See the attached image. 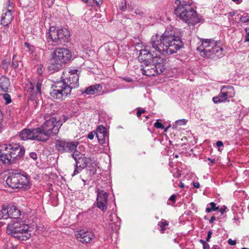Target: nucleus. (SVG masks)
Wrapping results in <instances>:
<instances>
[{
	"mask_svg": "<svg viewBox=\"0 0 249 249\" xmlns=\"http://www.w3.org/2000/svg\"><path fill=\"white\" fill-rule=\"evenodd\" d=\"M29 226L25 221L15 220L8 224L6 233L18 241H26L31 237Z\"/></svg>",
	"mask_w": 249,
	"mask_h": 249,
	"instance_id": "nucleus-6",
	"label": "nucleus"
},
{
	"mask_svg": "<svg viewBox=\"0 0 249 249\" xmlns=\"http://www.w3.org/2000/svg\"><path fill=\"white\" fill-rule=\"evenodd\" d=\"M127 82H131L132 81V79L129 77H126L124 79Z\"/></svg>",
	"mask_w": 249,
	"mask_h": 249,
	"instance_id": "nucleus-60",
	"label": "nucleus"
},
{
	"mask_svg": "<svg viewBox=\"0 0 249 249\" xmlns=\"http://www.w3.org/2000/svg\"><path fill=\"white\" fill-rule=\"evenodd\" d=\"M145 112V110L142 108L141 107H139L137 108V116L138 118H140L142 115V114L144 113Z\"/></svg>",
	"mask_w": 249,
	"mask_h": 249,
	"instance_id": "nucleus-41",
	"label": "nucleus"
},
{
	"mask_svg": "<svg viewBox=\"0 0 249 249\" xmlns=\"http://www.w3.org/2000/svg\"><path fill=\"white\" fill-rule=\"evenodd\" d=\"M51 128L47 129L41 125L36 128H25L20 132L19 136L22 140H31L37 142H46L52 136L56 135L61 125H53Z\"/></svg>",
	"mask_w": 249,
	"mask_h": 249,
	"instance_id": "nucleus-4",
	"label": "nucleus"
},
{
	"mask_svg": "<svg viewBox=\"0 0 249 249\" xmlns=\"http://www.w3.org/2000/svg\"><path fill=\"white\" fill-rule=\"evenodd\" d=\"M154 124H162V123L161 122L160 120H157L156 122Z\"/></svg>",
	"mask_w": 249,
	"mask_h": 249,
	"instance_id": "nucleus-58",
	"label": "nucleus"
},
{
	"mask_svg": "<svg viewBox=\"0 0 249 249\" xmlns=\"http://www.w3.org/2000/svg\"><path fill=\"white\" fill-rule=\"evenodd\" d=\"M42 82L38 81L36 82H29L25 87L26 95L31 100H35L41 94Z\"/></svg>",
	"mask_w": 249,
	"mask_h": 249,
	"instance_id": "nucleus-11",
	"label": "nucleus"
},
{
	"mask_svg": "<svg viewBox=\"0 0 249 249\" xmlns=\"http://www.w3.org/2000/svg\"><path fill=\"white\" fill-rule=\"evenodd\" d=\"M18 171H13L9 173V176L6 180V183L9 187L12 189H18Z\"/></svg>",
	"mask_w": 249,
	"mask_h": 249,
	"instance_id": "nucleus-18",
	"label": "nucleus"
},
{
	"mask_svg": "<svg viewBox=\"0 0 249 249\" xmlns=\"http://www.w3.org/2000/svg\"><path fill=\"white\" fill-rule=\"evenodd\" d=\"M135 13H136V14H139V15H143V13L142 12H141V11H140V10H136V11H135Z\"/></svg>",
	"mask_w": 249,
	"mask_h": 249,
	"instance_id": "nucleus-61",
	"label": "nucleus"
},
{
	"mask_svg": "<svg viewBox=\"0 0 249 249\" xmlns=\"http://www.w3.org/2000/svg\"><path fill=\"white\" fill-rule=\"evenodd\" d=\"M228 14H229V16L230 17H233L235 15V13L234 12H229L228 13Z\"/></svg>",
	"mask_w": 249,
	"mask_h": 249,
	"instance_id": "nucleus-63",
	"label": "nucleus"
},
{
	"mask_svg": "<svg viewBox=\"0 0 249 249\" xmlns=\"http://www.w3.org/2000/svg\"><path fill=\"white\" fill-rule=\"evenodd\" d=\"M212 233H213V232H212V230H210L208 231L207 236L206 238V241H207V242L210 241V238L212 237Z\"/></svg>",
	"mask_w": 249,
	"mask_h": 249,
	"instance_id": "nucleus-49",
	"label": "nucleus"
},
{
	"mask_svg": "<svg viewBox=\"0 0 249 249\" xmlns=\"http://www.w3.org/2000/svg\"><path fill=\"white\" fill-rule=\"evenodd\" d=\"M10 66V62L7 61L6 60H4L2 62V67L3 69H4L5 71H7L8 70V68Z\"/></svg>",
	"mask_w": 249,
	"mask_h": 249,
	"instance_id": "nucleus-36",
	"label": "nucleus"
},
{
	"mask_svg": "<svg viewBox=\"0 0 249 249\" xmlns=\"http://www.w3.org/2000/svg\"><path fill=\"white\" fill-rule=\"evenodd\" d=\"M153 63L154 64V65H152L153 67L151 68L153 73L160 74L164 71L165 69L163 65L159 63L156 64L155 62Z\"/></svg>",
	"mask_w": 249,
	"mask_h": 249,
	"instance_id": "nucleus-26",
	"label": "nucleus"
},
{
	"mask_svg": "<svg viewBox=\"0 0 249 249\" xmlns=\"http://www.w3.org/2000/svg\"><path fill=\"white\" fill-rule=\"evenodd\" d=\"M5 209L7 219L10 218L17 220L21 215L20 211L15 206H5Z\"/></svg>",
	"mask_w": 249,
	"mask_h": 249,
	"instance_id": "nucleus-17",
	"label": "nucleus"
},
{
	"mask_svg": "<svg viewBox=\"0 0 249 249\" xmlns=\"http://www.w3.org/2000/svg\"><path fill=\"white\" fill-rule=\"evenodd\" d=\"M29 155L30 157L34 160H36L37 159V154L35 152H31Z\"/></svg>",
	"mask_w": 249,
	"mask_h": 249,
	"instance_id": "nucleus-47",
	"label": "nucleus"
},
{
	"mask_svg": "<svg viewBox=\"0 0 249 249\" xmlns=\"http://www.w3.org/2000/svg\"><path fill=\"white\" fill-rule=\"evenodd\" d=\"M24 147L19 143L11 142L0 145V162L6 165L20 160L25 154Z\"/></svg>",
	"mask_w": 249,
	"mask_h": 249,
	"instance_id": "nucleus-3",
	"label": "nucleus"
},
{
	"mask_svg": "<svg viewBox=\"0 0 249 249\" xmlns=\"http://www.w3.org/2000/svg\"><path fill=\"white\" fill-rule=\"evenodd\" d=\"M155 128L157 129H163V132H166L169 129L172 128V129H176L177 128L178 125H167L166 127H165V125H153Z\"/></svg>",
	"mask_w": 249,
	"mask_h": 249,
	"instance_id": "nucleus-30",
	"label": "nucleus"
},
{
	"mask_svg": "<svg viewBox=\"0 0 249 249\" xmlns=\"http://www.w3.org/2000/svg\"><path fill=\"white\" fill-rule=\"evenodd\" d=\"M175 3L177 6L175 8V14L178 17L189 25H194L198 23L196 12L189 2H181L180 0H176Z\"/></svg>",
	"mask_w": 249,
	"mask_h": 249,
	"instance_id": "nucleus-5",
	"label": "nucleus"
},
{
	"mask_svg": "<svg viewBox=\"0 0 249 249\" xmlns=\"http://www.w3.org/2000/svg\"><path fill=\"white\" fill-rule=\"evenodd\" d=\"M249 36L248 35H247L245 39V42H249Z\"/></svg>",
	"mask_w": 249,
	"mask_h": 249,
	"instance_id": "nucleus-64",
	"label": "nucleus"
},
{
	"mask_svg": "<svg viewBox=\"0 0 249 249\" xmlns=\"http://www.w3.org/2000/svg\"><path fill=\"white\" fill-rule=\"evenodd\" d=\"M46 37L48 42L55 46L68 42L70 34L66 28L51 26L46 34Z\"/></svg>",
	"mask_w": 249,
	"mask_h": 249,
	"instance_id": "nucleus-8",
	"label": "nucleus"
},
{
	"mask_svg": "<svg viewBox=\"0 0 249 249\" xmlns=\"http://www.w3.org/2000/svg\"><path fill=\"white\" fill-rule=\"evenodd\" d=\"M219 210V206H216V204L213 202H212L208 204L206 208V212L209 213L212 211H217Z\"/></svg>",
	"mask_w": 249,
	"mask_h": 249,
	"instance_id": "nucleus-29",
	"label": "nucleus"
},
{
	"mask_svg": "<svg viewBox=\"0 0 249 249\" xmlns=\"http://www.w3.org/2000/svg\"><path fill=\"white\" fill-rule=\"evenodd\" d=\"M217 42L212 39H204L201 45L197 48L201 55L205 58L214 59L223 55V49L218 45Z\"/></svg>",
	"mask_w": 249,
	"mask_h": 249,
	"instance_id": "nucleus-7",
	"label": "nucleus"
},
{
	"mask_svg": "<svg viewBox=\"0 0 249 249\" xmlns=\"http://www.w3.org/2000/svg\"><path fill=\"white\" fill-rule=\"evenodd\" d=\"M96 206L101 211L105 212L107 209V198L109 194L100 188H97Z\"/></svg>",
	"mask_w": 249,
	"mask_h": 249,
	"instance_id": "nucleus-12",
	"label": "nucleus"
},
{
	"mask_svg": "<svg viewBox=\"0 0 249 249\" xmlns=\"http://www.w3.org/2000/svg\"><path fill=\"white\" fill-rule=\"evenodd\" d=\"M203 249H210V246L207 242L203 245Z\"/></svg>",
	"mask_w": 249,
	"mask_h": 249,
	"instance_id": "nucleus-55",
	"label": "nucleus"
},
{
	"mask_svg": "<svg viewBox=\"0 0 249 249\" xmlns=\"http://www.w3.org/2000/svg\"><path fill=\"white\" fill-rule=\"evenodd\" d=\"M3 98L5 101V104L8 105L11 102V98L10 95L8 93H4L3 95Z\"/></svg>",
	"mask_w": 249,
	"mask_h": 249,
	"instance_id": "nucleus-33",
	"label": "nucleus"
},
{
	"mask_svg": "<svg viewBox=\"0 0 249 249\" xmlns=\"http://www.w3.org/2000/svg\"><path fill=\"white\" fill-rule=\"evenodd\" d=\"M109 228L113 231L117 232L120 228L121 220L115 213H111L108 218Z\"/></svg>",
	"mask_w": 249,
	"mask_h": 249,
	"instance_id": "nucleus-15",
	"label": "nucleus"
},
{
	"mask_svg": "<svg viewBox=\"0 0 249 249\" xmlns=\"http://www.w3.org/2000/svg\"><path fill=\"white\" fill-rule=\"evenodd\" d=\"M227 209V207L225 205H223L219 210V211L221 213V214H223L226 211Z\"/></svg>",
	"mask_w": 249,
	"mask_h": 249,
	"instance_id": "nucleus-52",
	"label": "nucleus"
},
{
	"mask_svg": "<svg viewBox=\"0 0 249 249\" xmlns=\"http://www.w3.org/2000/svg\"><path fill=\"white\" fill-rule=\"evenodd\" d=\"M216 219V218L214 215H213L211 219L209 220V223H212L213 222V221Z\"/></svg>",
	"mask_w": 249,
	"mask_h": 249,
	"instance_id": "nucleus-57",
	"label": "nucleus"
},
{
	"mask_svg": "<svg viewBox=\"0 0 249 249\" xmlns=\"http://www.w3.org/2000/svg\"><path fill=\"white\" fill-rule=\"evenodd\" d=\"M45 122L43 124H55L57 123L62 124L67 120V117L65 116H62L61 118L59 116L53 115L46 114L44 116Z\"/></svg>",
	"mask_w": 249,
	"mask_h": 249,
	"instance_id": "nucleus-13",
	"label": "nucleus"
},
{
	"mask_svg": "<svg viewBox=\"0 0 249 249\" xmlns=\"http://www.w3.org/2000/svg\"><path fill=\"white\" fill-rule=\"evenodd\" d=\"M142 73L143 75H147V76H151V75H154L155 73H153V71L151 70H150L149 69H147L146 68H145L144 69H142Z\"/></svg>",
	"mask_w": 249,
	"mask_h": 249,
	"instance_id": "nucleus-31",
	"label": "nucleus"
},
{
	"mask_svg": "<svg viewBox=\"0 0 249 249\" xmlns=\"http://www.w3.org/2000/svg\"><path fill=\"white\" fill-rule=\"evenodd\" d=\"M168 201H171L173 203H175L176 201V196L175 194L172 195L168 199Z\"/></svg>",
	"mask_w": 249,
	"mask_h": 249,
	"instance_id": "nucleus-48",
	"label": "nucleus"
},
{
	"mask_svg": "<svg viewBox=\"0 0 249 249\" xmlns=\"http://www.w3.org/2000/svg\"><path fill=\"white\" fill-rule=\"evenodd\" d=\"M7 219L5 205H3L1 210H0V219Z\"/></svg>",
	"mask_w": 249,
	"mask_h": 249,
	"instance_id": "nucleus-34",
	"label": "nucleus"
},
{
	"mask_svg": "<svg viewBox=\"0 0 249 249\" xmlns=\"http://www.w3.org/2000/svg\"><path fill=\"white\" fill-rule=\"evenodd\" d=\"M96 136L98 139L99 143L104 144L106 143V139H108L109 131L108 128H106L104 125H98Z\"/></svg>",
	"mask_w": 249,
	"mask_h": 249,
	"instance_id": "nucleus-14",
	"label": "nucleus"
},
{
	"mask_svg": "<svg viewBox=\"0 0 249 249\" xmlns=\"http://www.w3.org/2000/svg\"><path fill=\"white\" fill-rule=\"evenodd\" d=\"M103 0H94V4L96 3L98 7H100L103 3Z\"/></svg>",
	"mask_w": 249,
	"mask_h": 249,
	"instance_id": "nucleus-50",
	"label": "nucleus"
},
{
	"mask_svg": "<svg viewBox=\"0 0 249 249\" xmlns=\"http://www.w3.org/2000/svg\"><path fill=\"white\" fill-rule=\"evenodd\" d=\"M248 133V130L247 129L240 127L237 129L236 134H237L239 136H243Z\"/></svg>",
	"mask_w": 249,
	"mask_h": 249,
	"instance_id": "nucleus-32",
	"label": "nucleus"
},
{
	"mask_svg": "<svg viewBox=\"0 0 249 249\" xmlns=\"http://www.w3.org/2000/svg\"><path fill=\"white\" fill-rule=\"evenodd\" d=\"M211 249H220L218 245H214L213 246Z\"/></svg>",
	"mask_w": 249,
	"mask_h": 249,
	"instance_id": "nucleus-62",
	"label": "nucleus"
},
{
	"mask_svg": "<svg viewBox=\"0 0 249 249\" xmlns=\"http://www.w3.org/2000/svg\"><path fill=\"white\" fill-rule=\"evenodd\" d=\"M228 243L229 245L231 246L235 245L236 244V242L235 240H232L231 239H229L228 240Z\"/></svg>",
	"mask_w": 249,
	"mask_h": 249,
	"instance_id": "nucleus-51",
	"label": "nucleus"
},
{
	"mask_svg": "<svg viewBox=\"0 0 249 249\" xmlns=\"http://www.w3.org/2000/svg\"><path fill=\"white\" fill-rule=\"evenodd\" d=\"M228 88V87H223L218 95L213 98V101L215 104L224 102L229 97H231V96H229L228 92L225 91V89Z\"/></svg>",
	"mask_w": 249,
	"mask_h": 249,
	"instance_id": "nucleus-20",
	"label": "nucleus"
},
{
	"mask_svg": "<svg viewBox=\"0 0 249 249\" xmlns=\"http://www.w3.org/2000/svg\"><path fill=\"white\" fill-rule=\"evenodd\" d=\"M5 7L6 8V11L8 10V9H13L12 3L10 1V0H8V1L5 4Z\"/></svg>",
	"mask_w": 249,
	"mask_h": 249,
	"instance_id": "nucleus-42",
	"label": "nucleus"
},
{
	"mask_svg": "<svg viewBox=\"0 0 249 249\" xmlns=\"http://www.w3.org/2000/svg\"><path fill=\"white\" fill-rule=\"evenodd\" d=\"M10 86L9 79L5 76H2L0 77V88L4 92L7 91Z\"/></svg>",
	"mask_w": 249,
	"mask_h": 249,
	"instance_id": "nucleus-23",
	"label": "nucleus"
},
{
	"mask_svg": "<svg viewBox=\"0 0 249 249\" xmlns=\"http://www.w3.org/2000/svg\"><path fill=\"white\" fill-rule=\"evenodd\" d=\"M92 158H87L85 156L83 158H82L79 160L75 162V164L82 168H85L87 166H88V165L89 164V162H90Z\"/></svg>",
	"mask_w": 249,
	"mask_h": 249,
	"instance_id": "nucleus-25",
	"label": "nucleus"
},
{
	"mask_svg": "<svg viewBox=\"0 0 249 249\" xmlns=\"http://www.w3.org/2000/svg\"><path fill=\"white\" fill-rule=\"evenodd\" d=\"M216 145L218 147V151H220L222 150H223L222 148L221 149V148H220L221 147H223V143L222 141H217V142L216 143Z\"/></svg>",
	"mask_w": 249,
	"mask_h": 249,
	"instance_id": "nucleus-45",
	"label": "nucleus"
},
{
	"mask_svg": "<svg viewBox=\"0 0 249 249\" xmlns=\"http://www.w3.org/2000/svg\"><path fill=\"white\" fill-rule=\"evenodd\" d=\"M188 122V120L182 119L176 121V124H186Z\"/></svg>",
	"mask_w": 249,
	"mask_h": 249,
	"instance_id": "nucleus-39",
	"label": "nucleus"
},
{
	"mask_svg": "<svg viewBox=\"0 0 249 249\" xmlns=\"http://www.w3.org/2000/svg\"><path fill=\"white\" fill-rule=\"evenodd\" d=\"M16 55L14 54L12 58V67L15 69L17 68L19 66L18 61L16 60Z\"/></svg>",
	"mask_w": 249,
	"mask_h": 249,
	"instance_id": "nucleus-35",
	"label": "nucleus"
},
{
	"mask_svg": "<svg viewBox=\"0 0 249 249\" xmlns=\"http://www.w3.org/2000/svg\"><path fill=\"white\" fill-rule=\"evenodd\" d=\"M77 141H71L68 139H59L55 142V147L60 154L65 153H71L74 151L79 145Z\"/></svg>",
	"mask_w": 249,
	"mask_h": 249,
	"instance_id": "nucleus-10",
	"label": "nucleus"
},
{
	"mask_svg": "<svg viewBox=\"0 0 249 249\" xmlns=\"http://www.w3.org/2000/svg\"><path fill=\"white\" fill-rule=\"evenodd\" d=\"M77 240L83 244L90 243L93 239L94 235L91 232L80 230L75 234Z\"/></svg>",
	"mask_w": 249,
	"mask_h": 249,
	"instance_id": "nucleus-16",
	"label": "nucleus"
},
{
	"mask_svg": "<svg viewBox=\"0 0 249 249\" xmlns=\"http://www.w3.org/2000/svg\"><path fill=\"white\" fill-rule=\"evenodd\" d=\"M83 169V168H81V167H79L78 166H77V165L75 164V165H74V170L73 174H72V176H74L78 174V173H79L82 171V170Z\"/></svg>",
	"mask_w": 249,
	"mask_h": 249,
	"instance_id": "nucleus-37",
	"label": "nucleus"
},
{
	"mask_svg": "<svg viewBox=\"0 0 249 249\" xmlns=\"http://www.w3.org/2000/svg\"><path fill=\"white\" fill-rule=\"evenodd\" d=\"M72 158L74 160L75 162L79 160L85 156V154H82L76 149L74 151L71 153Z\"/></svg>",
	"mask_w": 249,
	"mask_h": 249,
	"instance_id": "nucleus-28",
	"label": "nucleus"
},
{
	"mask_svg": "<svg viewBox=\"0 0 249 249\" xmlns=\"http://www.w3.org/2000/svg\"><path fill=\"white\" fill-rule=\"evenodd\" d=\"M207 160H208L210 161V163H209V165L210 166L212 165L215 163V160L214 159H213L210 158H208L207 159Z\"/></svg>",
	"mask_w": 249,
	"mask_h": 249,
	"instance_id": "nucleus-53",
	"label": "nucleus"
},
{
	"mask_svg": "<svg viewBox=\"0 0 249 249\" xmlns=\"http://www.w3.org/2000/svg\"><path fill=\"white\" fill-rule=\"evenodd\" d=\"M233 220H234V222H236V225H239L240 224V221L239 220V218L237 217H234L233 218Z\"/></svg>",
	"mask_w": 249,
	"mask_h": 249,
	"instance_id": "nucleus-56",
	"label": "nucleus"
},
{
	"mask_svg": "<svg viewBox=\"0 0 249 249\" xmlns=\"http://www.w3.org/2000/svg\"><path fill=\"white\" fill-rule=\"evenodd\" d=\"M83 2L86 3L88 6H93L94 4V0H82Z\"/></svg>",
	"mask_w": 249,
	"mask_h": 249,
	"instance_id": "nucleus-43",
	"label": "nucleus"
},
{
	"mask_svg": "<svg viewBox=\"0 0 249 249\" xmlns=\"http://www.w3.org/2000/svg\"><path fill=\"white\" fill-rule=\"evenodd\" d=\"M36 72L37 73L41 75L43 73V65L41 64H40L37 66V69H36Z\"/></svg>",
	"mask_w": 249,
	"mask_h": 249,
	"instance_id": "nucleus-40",
	"label": "nucleus"
},
{
	"mask_svg": "<svg viewBox=\"0 0 249 249\" xmlns=\"http://www.w3.org/2000/svg\"><path fill=\"white\" fill-rule=\"evenodd\" d=\"M18 188H29L30 182V177L27 174H22L18 172Z\"/></svg>",
	"mask_w": 249,
	"mask_h": 249,
	"instance_id": "nucleus-19",
	"label": "nucleus"
},
{
	"mask_svg": "<svg viewBox=\"0 0 249 249\" xmlns=\"http://www.w3.org/2000/svg\"><path fill=\"white\" fill-rule=\"evenodd\" d=\"M240 21L243 23L248 22L249 21V18L246 16H242L240 18Z\"/></svg>",
	"mask_w": 249,
	"mask_h": 249,
	"instance_id": "nucleus-44",
	"label": "nucleus"
},
{
	"mask_svg": "<svg viewBox=\"0 0 249 249\" xmlns=\"http://www.w3.org/2000/svg\"><path fill=\"white\" fill-rule=\"evenodd\" d=\"M96 134L95 131L89 132L88 135V138L90 140H92L94 138V135Z\"/></svg>",
	"mask_w": 249,
	"mask_h": 249,
	"instance_id": "nucleus-46",
	"label": "nucleus"
},
{
	"mask_svg": "<svg viewBox=\"0 0 249 249\" xmlns=\"http://www.w3.org/2000/svg\"><path fill=\"white\" fill-rule=\"evenodd\" d=\"M126 0H123L120 6V9L122 11H125L126 10Z\"/></svg>",
	"mask_w": 249,
	"mask_h": 249,
	"instance_id": "nucleus-38",
	"label": "nucleus"
},
{
	"mask_svg": "<svg viewBox=\"0 0 249 249\" xmlns=\"http://www.w3.org/2000/svg\"><path fill=\"white\" fill-rule=\"evenodd\" d=\"M97 164L94 158H92L91 160L89 162L87 168V171L89 174V177L91 178L93 177L97 171Z\"/></svg>",
	"mask_w": 249,
	"mask_h": 249,
	"instance_id": "nucleus-22",
	"label": "nucleus"
},
{
	"mask_svg": "<svg viewBox=\"0 0 249 249\" xmlns=\"http://www.w3.org/2000/svg\"><path fill=\"white\" fill-rule=\"evenodd\" d=\"M169 225V222L165 219H162L160 221L158 222V226L160 228L161 233H164L165 230L167 229Z\"/></svg>",
	"mask_w": 249,
	"mask_h": 249,
	"instance_id": "nucleus-27",
	"label": "nucleus"
},
{
	"mask_svg": "<svg viewBox=\"0 0 249 249\" xmlns=\"http://www.w3.org/2000/svg\"><path fill=\"white\" fill-rule=\"evenodd\" d=\"M183 46L179 37L175 36L174 31H167L160 36L158 34L153 36L149 45L141 50L138 57L141 63L146 67L154 62V59L160 54L171 55L176 53Z\"/></svg>",
	"mask_w": 249,
	"mask_h": 249,
	"instance_id": "nucleus-1",
	"label": "nucleus"
},
{
	"mask_svg": "<svg viewBox=\"0 0 249 249\" xmlns=\"http://www.w3.org/2000/svg\"><path fill=\"white\" fill-rule=\"evenodd\" d=\"M13 17L12 16V12L11 9H8L5 13H3L1 18V24L6 26L8 25L12 21Z\"/></svg>",
	"mask_w": 249,
	"mask_h": 249,
	"instance_id": "nucleus-21",
	"label": "nucleus"
},
{
	"mask_svg": "<svg viewBox=\"0 0 249 249\" xmlns=\"http://www.w3.org/2000/svg\"><path fill=\"white\" fill-rule=\"evenodd\" d=\"M231 0L233 1V2H235L237 4H240L243 1V0Z\"/></svg>",
	"mask_w": 249,
	"mask_h": 249,
	"instance_id": "nucleus-59",
	"label": "nucleus"
},
{
	"mask_svg": "<svg viewBox=\"0 0 249 249\" xmlns=\"http://www.w3.org/2000/svg\"><path fill=\"white\" fill-rule=\"evenodd\" d=\"M193 185L196 188H199L200 187V184L198 182H193Z\"/></svg>",
	"mask_w": 249,
	"mask_h": 249,
	"instance_id": "nucleus-54",
	"label": "nucleus"
},
{
	"mask_svg": "<svg viewBox=\"0 0 249 249\" xmlns=\"http://www.w3.org/2000/svg\"><path fill=\"white\" fill-rule=\"evenodd\" d=\"M102 89V87L100 84L92 85L87 88L84 93L88 95H93L97 93Z\"/></svg>",
	"mask_w": 249,
	"mask_h": 249,
	"instance_id": "nucleus-24",
	"label": "nucleus"
},
{
	"mask_svg": "<svg viewBox=\"0 0 249 249\" xmlns=\"http://www.w3.org/2000/svg\"><path fill=\"white\" fill-rule=\"evenodd\" d=\"M71 57V53L68 49L61 47L56 48L52 54L53 69L59 70L63 64L69 61Z\"/></svg>",
	"mask_w": 249,
	"mask_h": 249,
	"instance_id": "nucleus-9",
	"label": "nucleus"
},
{
	"mask_svg": "<svg viewBox=\"0 0 249 249\" xmlns=\"http://www.w3.org/2000/svg\"><path fill=\"white\" fill-rule=\"evenodd\" d=\"M77 70L65 71L62 76V80L54 84L53 89L50 92L51 96L53 98L61 99L70 95L72 89L79 86V75Z\"/></svg>",
	"mask_w": 249,
	"mask_h": 249,
	"instance_id": "nucleus-2",
	"label": "nucleus"
}]
</instances>
